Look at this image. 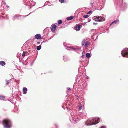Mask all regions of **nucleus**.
<instances>
[{
    "label": "nucleus",
    "instance_id": "f257e3e1",
    "mask_svg": "<svg viewBox=\"0 0 128 128\" xmlns=\"http://www.w3.org/2000/svg\"><path fill=\"white\" fill-rule=\"evenodd\" d=\"M2 124L4 127L6 128H10L12 126L10 120L8 119L4 120L2 121Z\"/></svg>",
    "mask_w": 128,
    "mask_h": 128
},
{
    "label": "nucleus",
    "instance_id": "f03ea898",
    "mask_svg": "<svg viewBox=\"0 0 128 128\" xmlns=\"http://www.w3.org/2000/svg\"><path fill=\"white\" fill-rule=\"evenodd\" d=\"M95 21L96 22L103 21L105 20L104 18L101 16L96 17L95 18Z\"/></svg>",
    "mask_w": 128,
    "mask_h": 128
},
{
    "label": "nucleus",
    "instance_id": "7ed1b4c3",
    "mask_svg": "<svg viewBox=\"0 0 128 128\" xmlns=\"http://www.w3.org/2000/svg\"><path fill=\"white\" fill-rule=\"evenodd\" d=\"M92 120V124H95L98 123L100 121V119L99 118H95Z\"/></svg>",
    "mask_w": 128,
    "mask_h": 128
},
{
    "label": "nucleus",
    "instance_id": "20e7f679",
    "mask_svg": "<svg viewBox=\"0 0 128 128\" xmlns=\"http://www.w3.org/2000/svg\"><path fill=\"white\" fill-rule=\"evenodd\" d=\"M122 54L124 57H128V52H127L122 51Z\"/></svg>",
    "mask_w": 128,
    "mask_h": 128
},
{
    "label": "nucleus",
    "instance_id": "39448f33",
    "mask_svg": "<svg viewBox=\"0 0 128 128\" xmlns=\"http://www.w3.org/2000/svg\"><path fill=\"white\" fill-rule=\"evenodd\" d=\"M86 124L87 126H90L93 125L92 122V120H88L86 122Z\"/></svg>",
    "mask_w": 128,
    "mask_h": 128
},
{
    "label": "nucleus",
    "instance_id": "423d86ee",
    "mask_svg": "<svg viewBox=\"0 0 128 128\" xmlns=\"http://www.w3.org/2000/svg\"><path fill=\"white\" fill-rule=\"evenodd\" d=\"M56 25L54 24H52L51 26V30L52 31H54L56 30Z\"/></svg>",
    "mask_w": 128,
    "mask_h": 128
},
{
    "label": "nucleus",
    "instance_id": "0eeeda50",
    "mask_svg": "<svg viewBox=\"0 0 128 128\" xmlns=\"http://www.w3.org/2000/svg\"><path fill=\"white\" fill-rule=\"evenodd\" d=\"M34 38L36 39H42V37L41 35L39 34H36L34 36Z\"/></svg>",
    "mask_w": 128,
    "mask_h": 128
},
{
    "label": "nucleus",
    "instance_id": "6e6552de",
    "mask_svg": "<svg viewBox=\"0 0 128 128\" xmlns=\"http://www.w3.org/2000/svg\"><path fill=\"white\" fill-rule=\"evenodd\" d=\"M81 26V25H77L76 27V30H80Z\"/></svg>",
    "mask_w": 128,
    "mask_h": 128
},
{
    "label": "nucleus",
    "instance_id": "1a4fd4ad",
    "mask_svg": "<svg viewBox=\"0 0 128 128\" xmlns=\"http://www.w3.org/2000/svg\"><path fill=\"white\" fill-rule=\"evenodd\" d=\"M6 64L5 62L3 61H1L0 62V65L2 66L5 65Z\"/></svg>",
    "mask_w": 128,
    "mask_h": 128
},
{
    "label": "nucleus",
    "instance_id": "9d476101",
    "mask_svg": "<svg viewBox=\"0 0 128 128\" xmlns=\"http://www.w3.org/2000/svg\"><path fill=\"white\" fill-rule=\"evenodd\" d=\"M27 89L26 88H23V91L24 94H26L27 93Z\"/></svg>",
    "mask_w": 128,
    "mask_h": 128
},
{
    "label": "nucleus",
    "instance_id": "9b49d317",
    "mask_svg": "<svg viewBox=\"0 0 128 128\" xmlns=\"http://www.w3.org/2000/svg\"><path fill=\"white\" fill-rule=\"evenodd\" d=\"M74 17L73 16L68 17L66 18V19L68 20H70L74 18Z\"/></svg>",
    "mask_w": 128,
    "mask_h": 128
},
{
    "label": "nucleus",
    "instance_id": "f8f14e48",
    "mask_svg": "<svg viewBox=\"0 0 128 128\" xmlns=\"http://www.w3.org/2000/svg\"><path fill=\"white\" fill-rule=\"evenodd\" d=\"M90 44V43L88 41L86 42H85V46L86 48Z\"/></svg>",
    "mask_w": 128,
    "mask_h": 128
},
{
    "label": "nucleus",
    "instance_id": "ddd939ff",
    "mask_svg": "<svg viewBox=\"0 0 128 128\" xmlns=\"http://www.w3.org/2000/svg\"><path fill=\"white\" fill-rule=\"evenodd\" d=\"M27 52H24L22 54V56H24L26 55L27 54Z\"/></svg>",
    "mask_w": 128,
    "mask_h": 128
},
{
    "label": "nucleus",
    "instance_id": "4468645a",
    "mask_svg": "<svg viewBox=\"0 0 128 128\" xmlns=\"http://www.w3.org/2000/svg\"><path fill=\"white\" fill-rule=\"evenodd\" d=\"M5 98V96H3L0 95V100H3Z\"/></svg>",
    "mask_w": 128,
    "mask_h": 128
},
{
    "label": "nucleus",
    "instance_id": "2eb2a0df",
    "mask_svg": "<svg viewBox=\"0 0 128 128\" xmlns=\"http://www.w3.org/2000/svg\"><path fill=\"white\" fill-rule=\"evenodd\" d=\"M90 55L89 53H87L86 54V57L88 58H89L90 57Z\"/></svg>",
    "mask_w": 128,
    "mask_h": 128
},
{
    "label": "nucleus",
    "instance_id": "dca6fc26",
    "mask_svg": "<svg viewBox=\"0 0 128 128\" xmlns=\"http://www.w3.org/2000/svg\"><path fill=\"white\" fill-rule=\"evenodd\" d=\"M41 48V46L40 45L39 46H37V48L36 49L37 50H40Z\"/></svg>",
    "mask_w": 128,
    "mask_h": 128
},
{
    "label": "nucleus",
    "instance_id": "f3484780",
    "mask_svg": "<svg viewBox=\"0 0 128 128\" xmlns=\"http://www.w3.org/2000/svg\"><path fill=\"white\" fill-rule=\"evenodd\" d=\"M85 39H84L82 41V45L83 46L84 45V44L85 42Z\"/></svg>",
    "mask_w": 128,
    "mask_h": 128
},
{
    "label": "nucleus",
    "instance_id": "a211bd4d",
    "mask_svg": "<svg viewBox=\"0 0 128 128\" xmlns=\"http://www.w3.org/2000/svg\"><path fill=\"white\" fill-rule=\"evenodd\" d=\"M62 23V21L61 20H60L58 22V24H60Z\"/></svg>",
    "mask_w": 128,
    "mask_h": 128
},
{
    "label": "nucleus",
    "instance_id": "6ab92c4d",
    "mask_svg": "<svg viewBox=\"0 0 128 128\" xmlns=\"http://www.w3.org/2000/svg\"><path fill=\"white\" fill-rule=\"evenodd\" d=\"M118 21V20H116L115 21H114L113 22H112L111 24H110V25L111 26L112 24H113L114 23L115 24H116V23Z\"/></svg>",
    "mask_w": 128,
    "mask_h": 128
},
{
    "label": "nucleus",
    "instance_id": "aec40b11",
    "mask_svg": "<svg viewBox=\"0 0 128 128\" xmlns=\"http://www.w3.org/2000/svg\"><path fill=\"white\" fill-rule=\"evenodd\" d=\"M88 15H84L83 16L84 18H88Z\"/></svg>",
    "mask_w": 128,
    "mask_h": 128
},
{
    "label": "nucleus",
    "instance_id": "412c9836",
    "mask_svg": "<svg viewBox=\"0 0 128 128\" xmlns=\"http://www.w3.org/2000/svg\"><path fill=\"white\" fill-rule=\"evenodd\" d=\"M60 2L61 3H63L64 2V0H59Z\"/></svg>",
    "mask_w": 128,
    "mask_h": 128
},
{
    "label": "nucleus",
    "instance_id": "4be33fe9",
    "mask_svg": "<svg viewBox=\"0 0 128 128\" xmlns=\"http://www.w3.org/2000/svg\"><path fill=\"white\" fill-rule=\"evenodd\" d=\"M6 84H8L9 83V82H8V80H6Z\"/></svg>",
    "mask_w": 128,
    "mask_h": 128
},
{
    "label": "nucleus",
    "instance_id": "5701e85b",
    "mask_svg": "<svg viewBox=\"0 0 128 128\" xmlns=\"http://www.w3.org/2000/svg\"><path fill=\"white\" fill-rule=\"evenodd\" d=\"M100 128H106L104 126H101Z\"/></svg>",
    "mask_w": 128,
    "mask_h": 128
},
{
    "label": "nucleus",
    "instance_id": "b1692460",
    "mask_svg": "<svg viewBox=\"0 0 128 128\" xmlns=\"http://www.w3.org/2000/svg\"><path fill=\"white\" fill-rule=\"evenodd\" d=\"M92 12V11L90 10V11H89V12H88L87 14H89L91 13Z\"/></svg>",
    "mask_w": 128,
    "mask_h": 128
},
{
    "label": "nucleus",
    "instance_id": "393cba45",
    "mask_svg": "<svg viewBox=\"0 0 128 128\" xmlns=\"http://www.w3.org/2000/svg\"><path fill=\"white\" fill-rule=\"evenodd\" d=\"M79 110H80L82 108V106H80L79 107Z\"/></svg>",
    "mask_w": 128,
    "mask_h": 128
},
{
    "label": "nucleus",
    "instance_id": "a878e982",
    "mask_svg": "<svg viewBox=\"0 0 128 128\" xmlns=\"http://www.w3.org/2000/svg\"><path fill=\"white\" fill-rule=\"evenodd\" d=\"M67 89L68 90H70V88H67Z\"/></svg>",
    "mask_w": 128,
    "mask_h": 128
},
{
    "label": "nucleus",
    "instance_id": "bb28decb",
    "mask_svg": "<svg viewBox=\"0 0 128 128\" xmlns=\"http://www.w3.org/2000/svg\"><path fill=\"white\" fill-rule=\"evenodd\" d=\"M37 43L38 44H40V42H38Z\"/></svg>",
    "mask_w": 128,
    "mask_h": 128
},
{
    "label": "nucleus",
    "instance_id": "cd10ccee",
    "mask_svg": "<svg viewBox=\"0 0 128 128\" xmlns=\"http://www.w3.org/2000/svg\"><path fill=\"white\" fill-rule=\"evenodd\" d=\"M18 17V16H17V15H15V16H14V17H15H15Z\"/></svg>",
    "mask_w": 128,
    "mask_h": 128
},
{
    "label": "nucleus",
    "instance_id": "c85d7f7f",
    "mask_svg": "<svg viewBox=\"0 0 128 128\" xmlns=\"http://www.w3.org/2000/svg\"><path fill=\"white\" fill-rule=\"evenodd\" d=\"M90 4H91V5H92L93 4L92 3H90Z\"/></svg>",
    "mask_w": 128,
    "mask_h": 128
}]
</instances>
